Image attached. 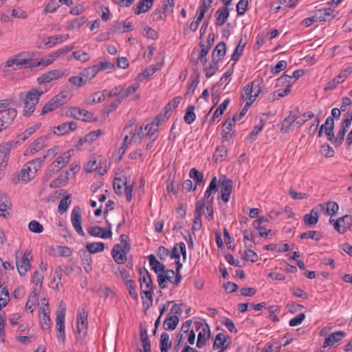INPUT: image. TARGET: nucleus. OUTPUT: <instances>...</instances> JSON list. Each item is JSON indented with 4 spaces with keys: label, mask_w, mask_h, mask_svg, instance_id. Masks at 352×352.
Returning a JSON list of instances; mask_svg holds the SVG:
<instances>
[{
    "label": "nucleus",
    "mask_w": 352,
    "mask_h": 352,
    "mask_svg": "<svg viewBox=\"0 0 352 352\" xmlns=\"http://www.w3.org/2000/svg\"><path fill=\"white\" fill-rule=\"evenodd\" d=\"M43 93V91H38L36 89H32L27 92L24 98L23 116L29 117L34 112L35 107L38 103L40 97Z\"/></svg>",
    "instance_id": "f257e3e1"
},
{
    "label": "nucleus",
    "mask_w": 352,
    "mask_h": 352,
    "mask_svg": "<svg viewBox=\"0 0 352 352\" xmlns=\"http://www.w3.org/2000/svg\"><path fill=\"white\" fill-rule=\"evenodd\" d=\"M131 250V244L129 241H125L124 245L116 244L111 250V256L116 263L118 265L124 264L127 261L126 254Z\"/></svg>",
    "instance_id": "f03ea898"
},
{
    "label": "nucleus",
    "mask_w": 352,
    "mask_h": 352,
    "mask_svg": "<svg viewBox=\"0 0 352 352\" xmlns=\"http://www.w3.org/2000/svg\"><path fill=\"white\" fill-rule=\"evenodd\" d=\"M261 80H254V81L248 83L243 87L244 94H242V98L244 99V95L246 96L245 99H248V101L252 100V103L256 100V97L261 92Z\"/></svg>",
    "instance_id": "7ed1b4c3"
},
{
    "label": "nucleus",
    "mask_w": 352,
    "mask_h": 352,
    "mask_svg": "<svg viewBox=\"0 0 352 352\" xmlns=\"http://www.w3.org/2000/svg\"><path fill=\"white\" fill-rule=\"evenodd\" d=\"M329 222L333 223L334 229L340 234H344L346 230H351L352 228V216L346 214L338 218L336 221L330 219Z\"/></svg>",
    "instance_id": "20e7f679"
},
{
    "label": "nucleus",
    "mask_w": 352,
    "mask_h": 352,
    "mask_svg": "<svg viewBox=\"0 0 352 352\" xmlns=\"http://www.w3.org/2000/svg\"><path fill=\"white\" fill-rule=\"evenodd\" d=\"M19 141H10L0 144V169L8 164V155L12 148H16Z\"/></svg>",
    "instance_id": "39448f33"
},
{
    "label": "nucleus",
    "mask_w": 352,
    "mask_h": 352,
    "mask_svg": "<svg viewBox=\"0 0 352 352\" xmlns=\"http://www.w3.org/2000/svg\"><path fill=\"white\" fill-rule=\"evenodd\" d=\"M16 114L17 111L14 108L0 111V132L12 123Z\"/></svg>",
    "instance_id": "423d86ee"
},
{
    "label": "nucleus",
    "mask_w": 352,
    "mask_h": 352,
    "mask_svg": "<svg viewBox=\"0 0 352 352\" xmlns=\"http://www.w3.org/2000/svg\"><path fill=\"white\" fill-rule=\"evenodd\" d=\"M219 184L221 185V197L224 203H227L230 198L233 182L232 179L227 178L226 175H223L219 177Z\"/></svg>",
    "instance_id": "0eeeda50"
},
{
    "label": "nucleus",
    "mask_w": 352,
    "mask_h": 352,
    "mask_svg": "<svg viewBox=\"0 0 352 352\" xmlns=\"http://www.w3.org/2000/svg\"><path fill=\"white\" fill-rule=\"evenodd\" d=\"M323 210L324 206L321 204L314 206L309 214L304 215L303 223L305 226L308 227H314L318 222L320 213Z\"/></svg>",
    "instance_id": "6e6552de"
},
{
    "label": "nucleus",
    "mask_w": 352,
    "mask_h": 352,
    "mask_svg": "<svg viewBox=\"0 0 352 352\" xmlns=\"http://www.w3.org/2000/svg\"><path fill=\"white\" fill-rule=\"evenodd\" d=\"M88 312L84 307H80L78 309L77 314V333L80 335L83 333L85 336L88 326Z\"/></svg>",
    "instance_id": "1a4fd4ad"
},
{
    "label": "nucleus",
    "mask_w": 352,
    "mask_h": 352,
    "mask_svg": "<svg viewBox=\"0 0 352 352\" xmlns=\"http://www.w3.org/2000/svg\"><path fill=\"white\" fill-rule=\"evenodd\" d=\"M63 76H65V73L62 70L58 69H53L37 78L36 82L38 85L47 84L54 80H56Z\"/></svg>",
    "instance_id": "9d476101"
},
{
    "label": "nucleus",
    "mask_w": 352,
    "mask_h": 352,
    "mask_svg": "<svg viewBox=\"0 0 352 352\" xmlns=\"http://www.w3.org/2000/svg\"><path fill=\"white\" fill-rule=\"evenodd\" d=\"M32 258V256H31V252L25 251L20 261L16 260V269L21 276L25 275L30 269V260ZM16 259H17V256H16Z\"/></svg>",
    "instance_id": "9b49d317"
},
{
    "label": "nucleus",
    "mask_w": 352,
    "mask_h": 352,
    "mask_svg": "<svg viewBox=\"0 0 352 352\" xmlns=\"http://www.w3.org/2000/svg\"><path fill=\"white\" fill-rule=\"evenodd\" d=\"M71 221L76 232L85 236V234L82 228L81 209L79 206H75L72 212Z\"/></svg>",
    "instance_id": "f8f14e48"
},
{
    "label": "nucleus",
    "mask_w": 352,
    "mask_h": 352,
    "mask_svg": "<svg viewBox=\"0 0 352 352\" xmlns=\"http://www.w3.org/2000/svg\"><path fill=\"white\" fill-rule=\"evenodd\" d=\"M314 13L318 21H330L336 17L338 12L331 8H324L316 10Z\"/></svg>",
    "instance_id": "ddd939ff"
},
{
    "label": "nucleus",
    "mask_w": 352,
    "mask_h": 352,
    "mask_svg": "<svg viewBox=\"0 0 352 352\" xmlns=\"http://www.w3.org/2000/svg\"><path fill=\"white\" fill-rule=\"evenodd\" d=\"M49 135L38 138L34 142L26 149L25 155L34 154L45 146V142L48 140Z\"/></svg>",
    "instance_id": "4468645a"
},
{
    "label": "nucleus",
    "mask_w": 352,
    "mask_h": 352,
    "mask_svg": "<svg viewBox=\"0 0 352 352\" xmlns=\"http://www.w3.org/2000/svg\"><path fill=\"white\" fill-rule=\"evenodd\" d=\"M139 274H140V288L143 289V283L145 284V287L146 289H153V282L151 278V274L145 268H139Z\"/></svg>",
    "instance_id": "2eb2a0df"
},
{
    "label": "nucleus",
    "mask_w": 352,
    "mask_h": 352,
    "mask_svg": "<svg viewBox=\"0 0 352 352\" xmlns=\"http://www.w3.org/2000/svg\"><path fill=\"white\" fill-rule=\"evenodd\" d=\"M88 233L94 237L102 239L111 238L112 236L111 230H105L104 228L99 226H89L87 228Z\"/></svg>",
    "instance_id": "dca6fc26"
},
{
    "label": "nucleus",
    "mask_w": 352,
    "mask_h": 352,
    "mask_svg": "<svg viewBox=\"0 0 352 352\" xmlns=\"http://www.w3.org/2000/svg\"><path fill=\"white\" fill-rule=\"evenodd\" d=\"M269 220L263 217H260L258 219L254 221L252 226L254 228L259 230L258 236L261 237H264L265 239L272 238V236H270V234L271 233V230H266L265 227H262V224L265 223H268Z\"/></svg>",
    "instance_id": "f3484780"
},
{
    "label": "nucleus",
    "mask_w": 352,
    "mask_h": 352,
    "mask_svg": "<svg viewBox=\"0 0 352 352\" xmlns=\"http://www.w3.org/2000/svg\"><path fill=\"white\" fill-rule=\"evenodd\" d=\"M346 336V333L342 331H338L334 333H332L329 335L328 337L326 338L324 343L323 348H326L327 346H333L335 343H337L342 340Z\"/></svg>",
    "instance_id": "a211bd4d"
},
{
    "label": "nucleus",
    "mask_w": 352,
    "mask_h": 352,
    "mask_svg": "<svg viewBox=\"0 0 352 352\" xmlns=\"http://www.w3.org/2000/svg\"><path fill=\"white\" fill-rule=\"evenodd\" d=\"M334 120L331 117H327L325 122L322 124L318 129V137H321L324 132L327 136V140H329V138L331 136V132L332 131V129H334Z\"/></svg>",
    "instance_id": "6ab92c4d"
},
{
    "label": "nucleus",
    "mask_w": 352,
    "mask_h": 352,
    "mask_svg": "<svg viewBox=\"0 0 352 352\" xmlns=\"http://www.w3.org/2000/svg\"><path fill=\"white\" fill-rule=\"evenodd\" d=\"M226 53V44L225 42L221 41L219 43L212 53V62H219L223 59Z\"/></svg>",
    "instance_id": "aec40b11"
},
{
    "label": "nucleus",
    "mask_w": 352,
    "mask_h": 352,
    "mask_svg": "<svg viewBox=\"0 0 352 352\" xmlns=\"http://www.w3.org/2000/svg\"><path fill=\"white\" fill-rule=\"evenodd\" d=\"M229 15L230 11L228 7L223 6L219 8L215 13V25L217 26L223 25L227 21Z\"/></svg>",
    "instance_id": "412c9836"
},
{
    "label": "nucleus",
    "mask_w": 352,
    "mask_h": 352,
    "mask_svg": "<svg viewBox=\"0 0 352 352\" xmlns=\"http://www.w3.org/2000/svg\"><path fill=\"white\" fill-rule=\"evenodd\" d=\"M82 265L84 267L85 271L89 274L92 271L91 263L92 258L91 254L88 252L86 250H80L79 251Z\"/></svg>",
    "instance_id": "4be33fe9"
},
{
    "label": "nucleus",
    "mask_w": 352,
    "mask_h": 352,
    "mask_svg": "<svg viewBox=\"0 0 352 352\" xmlns=\"http://www.w3.org/2000/svg\"><path fill=\"white\" fill-rule=\"evenodd\" d=\"M76 129L77 124L76 122H64L56 126L58 132L54 131V133L58 135H63L75 131Z\"/></svg>",
    "instance_id": "5701e85b"
},
{
    "label": "nucleus",
    "mask_w": 352,
    "mask_h": 352,
    "mask_svg": "<svg viewBox=\"0 0 352 352\" xmlns=\"http://www.w3.org/2000/svg\"><path fill=\"white\" fill-rule=\"evenodd\" d=\"M210 337V330L209 325L205 322L202 331L199 332L197 336V341L196 346L198 349L202 348L206 342V339Z\"/></svg>",
    "instance_id": "b1692460"
},
{
    "label": "nucleus",
    "mask_w": 352,
    "mask_h": 352,
    "mask_svg": "<svg viewBox=\"0 0 352 352\" xmlns=\"http://www.w3.org/2000/svg\"><path fill=\"white\" fill-rule=\"evenodd\" d=\"M228 339H230V336L226 337L223 333H219L216 336L212 348L213 349H222V350L227 349L230 343H226Z\"/></svg>",
    "instance_id": "393cba45"
},
{
    "label": "nucleus",
    "mask_w": 352,
    "mask_h": 352,
    "mask_svg": "<svg viewBox=\"0 0 352 352\" xmlns=\"http://www.w3.org/2000/svg\"><path fill=\"white\" fill-rule=\"evenodd\" d=\"M154 0H140L134 8V13L139 15L148 11L153 5Z\"/></svg>",
    "instance_id": "a878e982"
},
{
    "label": "nucleus",
    "mask_w": 352,
    "mask_h": 352,
    "mask_svg": "<svg viewBox=\"0 0 352 352\" xmlns=\"http://www.w3.org/2000/svg\"><path fill=\"white\" fill-rule=\"evenodd\" d=\"M229 103L230 99L227 98L219 106V107L215 110L214 113H213L212 118L210 120V123H214L216 121L219 122L221 120V117L222 114L224 113V111L226 109Z\"/></svg>",
    "instance_id": "bb28decb"
},
{
    "label": "nucleus",
    "mask_w": 352,
    "mask_h": 352,
    "mask_svg": "<svg viewBox=\"0 0 352 352\" xmlns=\"http://www.w3.org/2000/svg\"><path fill=\"white\" fill-rule=\"evenodd\" d=\"M346 132V130L340 127L337 134V137L336 138L334 134V129H332V131L331 132V136L329 138V141L333 143L336 147L340 146L344 141Z\"/></svg>",
    "instance_id": "cd10ccee"
},
{
    "label": "nucleus",
    "mask_w": 352,
    "mask_h": 352,
    "mask_svg": "<svg viewBox=\"0 0 352 352\" xmlns=\"http://www.w3.org/2000/svg\"><path fill=\"white\" fill-rule=\"evenodd\" d=\"M228 154L227 147L224 145L218 146L212 155V160L214 163L222 162L226 159Z\"/></svg>",
    "instance_id": "c85d7f7f"
},
{
    "label": "nucleus",
    "mask_w": 352,
    "mask_h": 352,
    "mask_svg": "<svg viewBox=\"0 0 352 352\" xmlns=\"http://www.w3.org/2000/svg\"><path fill=\"white\" fill-rule=\"evenodd\" d=\"M71 152H73V150L65 152L55 160L54 162H56V164L54 165V166L56 167V172H58L62 167L65 166L69 162L71 157Z\"/></svg>",
    "instance_id": "c756f323"
},
{
    "label": "nucleus",
    "mask_w": 352,
    "mask_h": 352,
    "mask_svg": "<svg viewBox=\"0 0 352 352\" xmlns=\"http://www.w3.org/2000/svg\"><path fill=\"white\" fill-rule=\"evenodd\" d=\"M160 66L157 65H150L146 67L142 72L138 74L135 80L142 81L144 79L153 75L157 70H159Z\"/></svg>",
    "instance_id": "7c9ffc66"
},
{
    "label": "nucleus",
    "mask_w": 352,
    "mask_h": 352,
    "mask_svg": "<svg viewBox=\"0 0 352 352\" xmlns=\"http://www.w3.org/2000/svg\"><path fill=\"white\" fill-rule=\"evenodd\" d=\"M46 160V156H43L32 160L29 161L27 165L31 166V170L30 172L32 174V177H34L38 170L41 167L42 164Z\"/></svg>",
    "instance_id": "2f4dec72"
},
{
    "label": "nucleus",
    "mask_w": 352,
    "mask_h": 352,
    "mask_svg": "<svg viewBox=\"0 0 352 352\" xmlns=\"http://www.w3.org/2000/svg\"><path fill=\"white\" fill-rule=\"evenodd\" d=\"M98 73V69L96 66L88 67L84 69L80 74L83 79L86 80V84L90 81L92 78H94L96 75Z\"/></svg>",
    "instance_id": "473e14b6"
},
{
    "label": "nucleus",
    "mask_w": 352,
    "mask_h": 352,
    "mask_svg": "<svg viewBox=\"0 0 352 352\" xmlns=\"http://www.w3.org/2000/svg\"><path fill=\"white\" fill-rule=\"evenodd\" d=\"M179 318L177 316H168L164 322L163 327L165 330H175L179 323Z\"/></svg>",
    "instance_id": "72a5a7b5"
},
{
    "label": "nucleus",
    "mask_w": 352,
    "mask_h": 352,
    "mask_svg": "<svg viewBox=\"0 0 352 352\" xmlns=\"http://www.w3.org/2000/svg\"><path fill=\"white\" fill-rule=\"evenodd\" d=\"M14 62L16 66L28 65L31 63L33 60L30 58L28 52H21L14 56Z\"/></svg>",
    "instance_id": "f704fd0d"
},
{
    "label": "nucleus",
    "mask_w": 352,
    "mask_h": 352,
    "mask_svg": "<svg viewBox=\"0 0 352 352\" xmlns=\"http://www.w3.org/2000/svg\"><path fill=\"white\" fill-rule=\"evenodd\" d=\"M189 176L194 180L196 187L197 186L204 184L205 181L204 178V174L202 172L199 171L197 168H191L189 173Z\"/></svg>",
    "instance_id": "c9c22d12"
},
{
    "label": "nucleus",
    "mask_w": 352,
    "mask_h": 352,
    "mask_svg": "<svg viewBox=\"0 0 352 352\" xmlns=\"http://www.w3.org/2000/svg\"><path fill=\"white\" fill-rule=\"evenodd\" d=\"M172 346V343L169 340V334L166 332H163L161 334L160 339V347L161 352H168Z\"/></svg>",
    "instance_id": "e433bc0d"
},
{
    "label": "nucleus",
    "mask_w": 352,
    "mask_h": 352,
    "mask_svg": "<svg viewBox=\"0 0 352 352\" xmlns=\"http://www.w3.org/2000/svg\"><path fill=\"white\" fill-rule=\"evenodd\" d=\"M85 248L86 250L91 254L104 251L105 245L103 242H94L87 243Z\"/></svg>",
    "instance_id": "4c0bfd02"
},
{
    "label": "nucleus",
    "mask_w": 352,
    "mask_h": 352,
    "mask_svg": "<svg viewBox=\"0 0 352 352\" xmlns=\"http://www.w3.org/2000/svg\"><path fill=\"white\" fill-rule=\"evenodd\" d=\"M66 314L65 309L57 311L56 318V329L58 332H61L65 330V317Z\"/></svg>",
    "instance_id": "58836bf2"
},
{
    "label": "nucleus",
    "mask_w": 352,
    "mask_h": 352,
    "mask_svg": "<svg viewBox=\"0 0 352 352\" xmlns=\"http://www.w3.org/2000/svg\"><path fill=\"white\" fill-rule=\"evenodd\" d=\"M292 111H289V114L283 120V125L280 129V131L282 133H287L290 129L292 124L294 122H296V120L298 119V117L296 116H292Z\"/></svg>",
    "instance_id": "ea45409f"
},
{
    "label": "nucleus",
    "mask_w": 352,
    "mask_h": 352,
    "mask_svg": "<svg viewBox=\"0 0 352 352\" xmlns=\"http://www.w3.org/2000/svg\"><path fill=\"white\" fill-rule=\"evenodd\" d=\"M246 45V41H244L242 38L239 40L238 45H236L233 54L231 56V60L237 61L241 56L243 54L245 46Z\"/></svg>",
    "instance_id": "a19ab883"
},
{
    "label": "nucleus",
    "mask_w": 352,
    "mask_h": 352,
    "mask_svg": "<svg viewBox=\"0 0 352 352\" xmlns=\"http://www.w3.org/2000/svg\"><path fill=\"white\" fill-rule=\"evenodd\" d=\"M47 309H43V317H39L40 318V323L41 329L43 331H50V318L49 316V312H47Z\"/></svg>",
    "instance_id": "79ce46f5"
},
{
    "label": "nucleus",
    "mask_w": 352,
    "mask_h": 352,
    "mask_svg": "<svg viewBox=\"0 0 352 352\" xmlns=\"http://www.w3.org/2000/svg\"><path fill=\"white\" fill-rule=\"evenodd\" d=\"M140 87V83L136 82L133 83L132 85H130L127 87V89H124L122 88H120V98L122 100L124 98L131 96Z\"/></svg>",
    "instance_id": "37998d69"
},
{
    "label": "nucleus",
    "mask_w": 352,
    "mask_h": 352,
    "mask_svg": "<svg viewBox=\"0 0 352 352\" xmlns=\"http://www.w3.org/2000/svg\"><path fill=\"white\" fill-rule=\"evenodd\" d=\"M218 189H219L218 181H217V177L214 176L211 179V181L209 184V186H208V188L205 192L204 197L202 200L205 201V199H208V198L211 195L212 191H217Z\"/></svg>",
    "instance_id": "c03bdc74"
},
{
    "label": "nucleus",
    "mask_w": 352,
    "mask_h": 352,
    "mask_svg": "<svg viewBox=\"0 0 352 352\" xmlns=\"http://www.w3.org/2000/svg\"><path fill=\"white\" fill-rule=\"evenodd\" d=\"M195 107L194 105H189L186 111V113L184 117V122L188 124H192L196 119V115L195 113Z\"/></svg>",
    "instance_id": "a18cd8bd"
},
{
    "label": "nucleus",
    "mask_w": 352,
    "mask_h": 352,
    "mask_svg": "<svg viewBox=\"0 0 352 352\" xmlns=\"http://www.w3.org/2000/svg\"><path fill=\"white\" fill-rule=\"evenodd\" d=\"M30 170H31V166L27 165V164H25L19 174L18 180H21L26 182L34 178L32 177V174Z\"/></svg>",
    "instance_id": "49530a36"
},
{
    "label": "nucleus",
    "mask_w": 352,
    "mask_h": 352,
    "mask_svg": "<svg viewBox=\"0 0 352 352\" xmlns=\"http://www.w3.org/2000/svg\"><path fill=\"white\" fill-rule=\"evenodd\" d=\"M38 294L35 289L30 293L29 298L25 305V309L29 310L30 312H33L35 303L37 301Z\"/></svg>",
    "instance_id": "de8ad7c7"
},
{
    "label": "nucleus",
    "mask_w": 352,
    "mask_h": 352,
    "mask_svg": "<svg viewBox=\"0 0 352 352\" xmlns=\"http://www.w3.org/2000/svg\"><path fill=\"white\" fill-rule=\"evenodd\" d=\"M300 238L302 239H311L316 241H318L322 238V234L318 231L309 230L305 232H302L300 234Z\"/></svg>",
    "instance_id": "09e8293b"
},
{
    "label": "nucleus",
    "mask_w": 352,
    "mask_h": 352,
    "mask_svg": "<svg viewBox=\"0 0 352 352\" xmlns=\"http://www.w3.org/2000/svg\"><path fill=\"white\" fill-rule=\"evenodd\" d=\"M71 198V195L69 194L62 198L60 201H59V204L58 206V211L60 214H63L65 212L67 211L69 204H70L71 201L69 200Z\"/></svg>",
    "instance_id": "8fccbe9b"
},
{
    "label": "nucleus",
    "mask_w": 352,
    "mask_h": 352,
    "mask_svg": "<svg viewBox=\"0 0 352 352\" xmlns=\"http://www.w3.org/2000/svg\"><path fill=\"white\" fill-rule=\"evenodd\" d=\"M10 301L9 292L7 287H3L0 294V310L6 307Z\"/></svg>",
    "instance_id": "3c124183"
},
{
    "label": "nucleus",
    "mask_w": 352,
    "mask_h": 352,
    "mask_svg": "<svg viewBox=\"0 0 352 352\" xmlns=\"http://www.w3.org/2000/svg\"><path fill=\"white\" fill-rule=\"evenodd\" d=\"M67 94L65 91H60L58 94L54 96L52 100L59 107L67 102Z\"/></svg>",
    "instance_id": "603ef678"
},
{
    "label": "nucleus",
    "mask_w": 352,
    "mask_h": 352,
    "mask_svg": "<svg viewBox=\"0 0 352 352\" xmlns=\"http://www.w3.org/2000/svg\"><path fill=\"white\" fill-rule=\"evenodd\" d=\"M8 208V199L7 196L5 194L0 193V216L6 217L7 216L5 212H6Z\"/></svg>",
    "instance_id": "864d4df0"
},
{
    "label": "nucleus",
    "mask_w": 352,
    "mask_h": 352,
    "mask_svg": "<svg viewBox=\"0 0 352 352\" xmlns=\"http://www.w3.org/2000/svg\"><path fill=\"white\" fill-rule=\"evenodd\" d=\"M87 21V18L85 16H81L80 18L75 19L67 24L68 30H73L74 28H80L84 23Z\"/></svg>",
    "instance_id": "5fc2aeb1"
},
{
    "label": "nucleus",
    "mask_w": 352,
    "mask_h": 352,
    "mask_svg": "<svg viewBox=\"0 0 352 352\" xmlns=\"http://www.w3.org/2000/svg\"><path fill=\"white\" fill-rule=\"evenodd\" d=\"M338 209H339V206L336 202L333 201H329L327 203V207L325 209L326 214L330 215L332 217L336 214Z\"/></svg>",
    "instance_id": "6e6d98bb"
},
{
    "label": "nucleus",
    "mask_w": 352,
    "mask_h": 352,
    "mask_svg": "<svg viewBox=\"0 0 352 352\" xmlns=\"http://www.w3.org/2000/svg\"><path fill=\"white\" fill-rule=\"evenodd\" d=\"M125 285L129 290L130 296L135 300H137L138 299V292L136 290V286H135V281L133 280H131V281H128V283H125Z\"/></svg>",
    "instance_id": "4d7b16f0"
},
{
    "label": "nucleus",
    "mask_w": 352,
    "mask_h": 352,
    "mask_svg": "<svg viewBox=\"0 0 352 352\" xmlns=\"http://www.w3.org/2000/svg\"><path fill=\"white\" fill-rule=\"evenodd\" d=\"M54 60L55 59L53 58L52 54H50L48 56V58H43L40 61H38V62L34 63L33 65H30L28 67L32 69V67H38L40 66L46 67V66L52 64L54 61Z\"/></svg>",
    "instance_id": "13d9d810"
},
{
    "label": "nucleus",
    "mask_w": 352,
    "mask_h": 352,
    "mask_svg": "<svg viewBox=\"0 0 352 352\" xmlns=\"http://www.w3.org/2000/svg\"><path fill=\"white\" fill-rule=\"evenodd\" d=\"M219 62H216L214 63L212 61L210 63L209 66H206L204 67V70L206 72V77L207 78H210L214 74L216 71L218 69V64Z\"/></svg>",
    "instance_id": "bf43d9fd"
},
{
    "label": "nucleus",
    "mask_w": 352,
    "mask_h": 352,
    "mask_svg": "<svg viewBox=\"0 0 352 352\" xmlns=\"http://www.w3.org/2000/svg\"><path fill=\"white\" fill-rule=\"evenodd\" d=\"M69 82L76 87L79 88L86 85V80L80 76H74L69 78Z\"/></svg>",
    "instance_id": "052dcab7"
},
{
    "label": "nucleus",
    "mask_w": 352,
    "mask_h": 352,
    "mask_svg": "<svg viewBox=\"0 0 352 352\" xmlns=\"http://www.w3.org/2000/svg\"><path fill=\"white\" fill-rule=\"evenodd\" d=\"M68 175L69 172L67 171L65 175H60L58 178L53 180L50 184V187L52 188H57L59 185L67 182L68 180Z\"/></svg>",
    "instance_id": "680f3d73"
},
{
    "label": "nucleus",
    "mask_w": 352,
    "mask_h": 352,
    "mask_svg": "<svg viewBox=\"0 0 352 352\" xmlns=\"http://www.w3.org/2000/svg\"><path fill=\"white\" fill-rule=\"evenodd\" d=\"M29 230L34 233H41L43 231V226L36 220L31 221L28 224Z\"/></svg>",
    "instance_id": "e2e57ef3"
},
{
    "label": "nucleus",
    "mask_w": 352,
    "mask_h": 352,
    "mask_svg": "<svg viewBox=\"0 0 352 352\" xmlns=\"http://www.w3.org/2000/svg\"><path fill=\"white\" fill-rule=\"evenodd\" d=\"M102 134V131L100 129H98L96 131H92L88 133L87 135L84 136V141H86L87 143H90L95 141L98 137Z\"/></svg>",
    "instance_id": "0e129e2a"
},
{
    "label": "nucleus",
    "mask_w": 352,
    "mask_h": 352,
    "mask_svg": "<svg viewBox=\"0 0 352 352\" xmlns=\"http://www.w3.org/2000/svg\"><path fill=\"white\" fill-rule=\"evenodd\" d=\"M252 247V245L248 246V249L244 251L245 258L248 261H250L252 263H255L258 260V256L256 252L252 250L250 248Z\"/></svg>",
    "instance_id": "69168bd1"
},
{
    "label": "nucleus",
    "mask_w": 352,
    "mask_h": 352,
    "mask_svg": "<svg viewBox=\"0 0 352 352\" xmlns=\"http://www.w3.org/2000/svg\"><path fill=\"white\" fill-rule=\"evenodd\" d=\"M320 152L325 157H332L335 154L333 148L327 143H324L321 146Z\"/></svg>",
    "instance_id": "338daca9"
},
{
    "label": "nucleus",
    "mask_w": 352,
    "mask_h": 352,
    "mask_svg": "<svg viewBox=\"0 0 352 352\" xmlns=\"http://www.w3.org/2000/svg\"><path fill=\"white\" fill-rule=\"evenodd\" d=\"M60 6V3L58 0H50L48 3L46 5L43 12L47 13H52L56 10Z\"/></svg>",
    "instance_id": "774afa93"
}]
</instances>
